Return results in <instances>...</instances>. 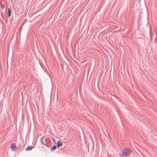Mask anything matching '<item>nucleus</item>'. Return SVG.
<instances>
[{
	"instance_id": "1",
	"label": "nucleus",
	"mask_w": 157,
	"mask_h": 157,
	"mask_svg": "<svg viewBox=\"0 0 157 157\" xmlns=\"http://www.w3.org/2000/svg\"><path fill=\"white\" fill-rule=\"evenodd\" d=\"M131 151L129 149H124L122 151L121 155L123 156H127L129 155L131 153Z\"/></svg>"
},
{
	"instance_id": "2",
	"label": "nucleus",
	"mask_w": 157,
	"mask_h": 157,
	"mask_svg": "<svg viewBox=\"0 0 157 157\" xmlns=\"http://www.w3.org/2000/svg\"><path fill=\"white\" fill-rule=\"evenodd\" d=\"M11 149L12 150L14 151L16 150V146L15 143H13L11 146Z\"/></svg>"
},
{
	"instance_id": "3",
	"label": "nucleus",
	"mask_w": 157,
	"mask_h": 157,
	"mask_svg": "<svg viewBox=\"0 0 157 157\" xmlns=\"http://www.w3.org/2000/svg\"><path fill=\"white\" fill-rule=\"evenodd\" d=\"M57 147H59L62 145L63 143L62 141L59 140L57 142Z\"/></svg>"
},
{
	"instance_id": "4",
	"label": "nucleus",
	"mask_w": 157,
	"mask_h": 157,
	"mask_svg": "<svg viewBox=\"0 0 157 157\" xmlns=\"http://www.w3.org/2000/svg\"><path fill=\"white\" fill-rule=\"evenodd\" d=\"M34 148V147L32 146H28L26 149V151L31 150Z\"/></svg>"
},
{
	"instance_id": "5",
	"label": "nucleus",
	"mask_w": 157,
	"mask_h": 157,
	"mask_svg": "<svg viewBox=\"0 0 157 157\" xmlns=\"http://www.w3.org/2000/svg\"><path fill=\"white\" fill-rule=\"evenodd\" d=\"M8 16L9 17H10V16L11 14V10L10 8L8 9Z\"/></svg>"
},
{
	"instance_id": "6",
	"label": "nucleus",
	"mask_w": 157,
	"mask_h": 157,
	"mask_svg": "<svg viewBox=\"0 0 157 157\" xmlns=\"http://www.w3.org/2000/svg\"><path fill=\"white\" fill-rule=\"evenodd\" d=\"M56 148V146H52L51 147V149L52 151H53L55 150Z\"/></svg>"
},
{
	"instance_id": "7",
	"label": "nucleus",
	"mask_w": 157,
	"mask_h": 157,
	"mask_svg": "<svg viewBox=\"0 0 157 157\" xmlns=\"http://www.w3.org/2000/svg\"><path fill=\"white\" fill-rule=\"evenodd\" d=\"M52 139L53 140V141H54V143H55V140L54 139V138H52Z\"/></svg>"
}]
</instances>
